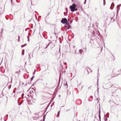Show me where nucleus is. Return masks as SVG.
I'll use <instances>...</instances> for the list:
<instances>
[{"mask_svg":"<svg viewBox=\"0 0 121 121\" xmlns=\"http://www.w3.org/2000/svg\"><path fill=\"white\" fill-rule=\"evenodd\" d=\"M76 5L75 4H73L72 5L70 6L69 7L70 9H71V11L72 12H73L75 8H76Z\"/></svg>","mask_w":121,"mask_h":121,"instance_id":"1","label":"nucleus"},{"mask_svg":"<svg viewBox=\"0 0 121 121\" xmlns=\"http://www.w3.org/2000/svg\"><path fill=\"white\" fill-rule=\"evenodd\" d=\"M67 22V20L66 18H62L61 21V22L63 24Z\"/></svg>","mask_w":121,"mask_h":121,"instance_id":"2","label":"nucleus"},{"mask_svg":"<svg viewBox=\"0 0 121 121\" xmlns=\"http://www.w3.org/2000/svg\"><path fill=\"white\" fill-rule=\"evenodd\" d=\"M121 4H120L119 5H118L117 6V11L118 12V11L120 9V5H121Z\"/></svg>","mask_w":121,"mask_h":121,"instance_id":"3","label":"nucleus"},{"mask_svg":"<svg viewBox=\"0 0 121 121\" xmlns=\"http://www.w3.org/2000/svg\"><path fill=\"white\" fill-rule=\"evenodd\" d=\"M83 50L82 49H80L79 50V52L80 54H81Z\"/></svg>","mask_w":121,"mask_h":121,"instance_id":"4","label":"nucleus"},{"mask_svg":"<svg viewBox=\"0 0 121 121\" xmlns=\"http://www.w3.org/2000/svg\"><path fill=\"white\" fill-rule=\"evenodd\" d=\"M34 76H33L32 77V78H31L30 79L31 81H32V80H33V79L34 78Z\"/></svg>","mask_w":121,"mask_h":121,"instance_id":"5","label":"nucleus"},{"mask_svg":"<svg viewBox=\"0 0 121 121\" xmlns=\"http://www.w3.org/2000/svg\"><path fill=\"white\" fill-rule=\"evenodd\" d=\"M20 71V70H19V71H16L15 72V73L16 74L18 73L19 74V71Z\"/></svg>","mask_w":121,"mask_h":121,"instance_id":"6","label":"nucleus"},{"mask_svg":"<svg viewBox=\"0 0 121 121\" xmlns=\"http://www.w3.org/2000/svg\"><path fill=\"white\" fill-rule=\"evenodd\" d=\"M71 27V26H70V25H69V26H68V27H67V29H69V28H70Z\"/></svg>","mask_w":121,"mask_h":121,"instance_id":"7","label":"nucleus"},{"mask_svg":"<svg viewBox=\"0 0 121 121\" xmlns=\"http://www.w3.org/2000/svg\"><path fill=\"white\" fill-rule=\"evenodd\" d=\"M1 31L0 32V33H1V35H2V32H3V29H1Z\"/></svg>","mask_w":121,"mask_h":121,"instance_id":"8","label":"nucleus"},{"mask_svg":"<svg viewBox=\"0 0 121 121\" xmlns=\"http://www.w3.org/2000/svg\"><path fill=\"white\" fill-rule=\"evenodd\" d=\"M59 114H58L56 116V117H59Z\"/></svg>","mask_w":121,"mask_h":121,"instance_id":"9","label":"nucleus"},{"mask_svg":"<svg viewBox=\"0 0 121 121\" xmlns=\"http://www.w3.org/2000/svg\"><path fill=\"white\" fill-rule=\"evenodd\" d=\"M99 119L100 120V114H99Z\"/></svg>","mask_w":121,"mask_h":121,"instance_id":"10","label":"nucleus"},{"mask_svg":"<svg viewBox=\"0 0 121 121\" xmlns=\"http://www.w3.org/2000/svg\"><path fill=\"white\" fill-rule=\"evenodd\" d=\"M27 37L28 38V41H29V36H27Z\"/></svg>","mask_w":121,"mask_h":121,"instance_id":"11","label":"nucleus"},{"mask_svg":"<svg viewBox=\"0 0 121 121\" xmlns=\"http://www.w3.org/2000/svg\"><path fill=\"white\" fill-rule=\"evenodd\" d=\"M77 9H76V8H75V9H74V10H73L74 11H76V10H77Z\"/></svg>","mask_w":121,"mask_h":121,"instance_id":"12","label":"nucleus"},{"mask_svg":"<svg viewBox=\"0 0 121 121\" xmlns=\"http://www.w3.org/2000/svg\"><path fill=\"white\" fill-rule=\"evenodd\" d=\"M65 85H66V87H68V85H67V83H66L65 84Z\"/></svg>","mask_w":121,"mask_h":121,"instance_id":"13","label":"nucleus"},{"mask_svg":"<svg viewBox=\"0 0 121 121\" xmlns=\"http://www.w3.org/2000/svg\"><path fill=\"white\" fill-rule=\"evenodd\" d=\"M31 55V54H29V57L30 58H31V57H30V55Z\"/></svg>","mask_w":121,"mask_h":121,"instance_id":"14","label":"nucleus"},{"mask_svg":"<svg viewBox=\"0 0 121 121\" xmlns=\"http://www.w3.org/2000/svg\"><path fill=\"white\" fill-rule=\"evenodd\" d=\"M8 114H7V115H6V116H5V117H8Z\"/></svg>","mask_w":121,"mask_h":121,"instance_id":"15","label":"nucleus"},{"mask_svg":"<svg viewBox=\"0 0 121 121\" xmlns=\"http://www.w3.org/2000/svg\"><path fill=\"white\" fill-rule=\"evenodd\" d=\"M24 95V94L23 93L22 94V96H23Z\"/></svg>","mask_w":121,"mask_h":121,"instance_id":"16","label":"nucleus"},{"mask_svg":"<svg viewBox=\"0 0 121 121\" xmlns=\"http://www.w3.org/2000/svg\"><path fill=\"white\" fill-rule=\"evenodd\" d=\"M24 45H22L21 46V47L22 48H23V47H24Z\"/></svg>","mask_w":121,"mask_h":121,"instance_id":"17","label":"nucleus"},{"mask_svg":"<svg viewBox=\"0 0 121 121\" xmlns=\"http://www.w3.org/2000/svg\"><path fill=\"white\" fill-rule=\"evenodd\" d=\"M24 49H23L22 51V52L24 53Z\"/></svg>","mask_w":121,"mask_h":121,"instance_id":"18","label":"nucleus"},{"mask_svg":"<svg viewBox=\"0 0 121 121\" xmlns=\"http://www.w3.org/2000/svg\"><path fill=\"white\" fill-rule=\"evenodd\" d=\"M24 54V53H23V52H22V55H23Z\"/></svg>","mask_w":121,"mask_h":121,"instance_id":"19","label":"nucleus"},{"mask_svg":"<svg viewBox=\"0 0 121 121\" xmlns=\"http://www.w3.org/2000/svg\"><path fill=\"white\" fill-rule=\"evenodd\" d=\"M60 48H59V52H60Z\"/></svg>","mask_w":121,"mask_h":121,"instance_id":"20","label":"nucleus"},{"mask_svg":"<svg viewBox=\"0 0 121 121\" xmlns=\"http://www.w3.org/2000/svg\"><path fill=\"white\" fill-rule=\"evenodd\" d=\"M3 96V95H0V96L1 97H2V96Z\"/></svg>","mask_w":121,"mask_h":121,"instance_id":"21","label":"nucleus"},{"mask_svg":"<svg viewBox=\"0 0 121 121\" xmlns=\"http://www.w3.org/2000/svg\"><path fill=\"white\" fill-rule=\"evenodd\" d=\"M21 103H20L18 104V105H21Z\"/></svg>","mask_w":121,"mask_h":121,"instance_id":"22","label":"nucleus"},{"mask_svg":"<svg viewBox=\"0 0 121 121\" xmlns=\"http://www.w3.org/2000/svg\"><path fill=\"white\" fill-rule=\"evenodd\" d=\"M86 1H84V4H86Z\"/></svg>","mask_w":121,"mask_h":121,"instance_id":"23","label":"nucleus"},{"mask_svg":"<svg viewBox=\"0 0 121 121\" xmlns=\"http://www.w3.org/2000/svg\"><path fill=\"white\" fill-rule=\"evenodd\" d=\"M60 111H58V114H59H59H60Z\"/></svg>","mask_w":121,"mask_h":121,"instance_id":"24","label":"nucleus"},{"mask_svg":"<svg viewBox=\"0 0 121 121\" xmlns=\"http://www.w3.org/2000/svg\"><path fill=\"white\" fill-rule=\"evenodd\" d=\"M20 41V39H18V42H19Z\"/></svg>","mask_w":121,"mask_h":121,"instance_id":"25","label":"nucleus"},{"mask_svg":"<svg viewBox=\"0 0 121 121\" xmlns=\"http://www.w3.org/2000/svg\"><path fill=\"white\" fill-rule=\"evenodd\" d=\"M75 54H76L77 53H76V51H75Z\"/></svg>","mask_w":121,"mask_h":121,"instance_id":"26","label":"nucleus"},{"mask_svg":"<svg viewBox=\"0 0 121 121\" xmlns=\"http://www.w3.org/2000/svg\"><path fill=\"white\" fill-rule=\"evenodd\" d=\"M105 2H104V5H105Z\"/></svg>","mask_w":121,"mask_h":121,"instance_id":"27","label":"nucleus"},{"mask_svg":"<svg viewBox=\"0 0 121 121\" xmlns=\"http://www.w3.org/2000/svg\"><path fill=\"white\" fill-rule=\"evenodd\" d=\"M20 36H18V39H20Z\"/></svg>","mask_w":121,"mask_h":121,"instance_id":"28","label":"nucleus"},{"mask_svg":"<svg viewBox=\"0 0 121 121\" xmlns=\"http://www.w3.org/2000/svg\"><path fill=\"white\" fill-rule=\"evenodd\" d=\"M26 45H27V44H26H26H24V46H26Z\"/></svg>","mask_w":121,"mask_h":121,"instance_id":"29","label":"nucleus"},{"mask_svg":"<svg viewBox=\"0 0 121 121\" xmlns=\"http://www.w3.org/2000/svg\"><path fill=\"white\" fill-rule=\"evenodd\" d=\"M98 23H96V26H97V25H98Z\"/></svg>","mask_w":121,"mask_h":121,"instance_id":"30","label":"nucleus"},{"mask_svg":"<svg viewBox=\"0 0 121 121\" xmlns=\"http://www.w3.org/2000/svg\"><path fill=\"white\" fill-rule=\"evenodd\" d=\"M99 114H100V110L99 111Z\"/></svg>","mask_w":121,"mask_h":121,"instance_id":"31","label":"nucleus"},{"mask_svg":"<svg viewBox=\"0 0 121 121\" xmlns=\"http://www.w3.org/2000/svg\"><path fill=\"white\" fill-rule=\"evenodd\" d=\"M64 64H65V65H66V63H65V62L64 63Z\"/></svg>","mask_w":121,"mask_h":121,"instance_id":"32","label":"nucleus"},{"mask_svg":"<svg viewBox=\"0 0 121 121\" xmlns=\"http://www.w3.org/2000/svg\"><path fill=\"white\" fill-rule=\"evenodd\" d=\"M44 117H44V116L43 117V118H44Z\"/></svg>","mask_w":121,"mask_h":121,"instance_id":"33","label":"nucleus"},{"mask_svg":"<svg viewBox=\"0 0 121 121\" xmlns=\"http://www.w3.org/2000/svg\"><path fill=\"white\" fill-rule=\"evenodd\" d=\"M104 2H105V0H103Z\"/></svg>","mask_w":121,"mask_h":121,"instance_id":"34","label":"nucleus"},{"mask_svg":"<svg viewBox=\"0 0 121 121\" xmlns=\"http://www.w3.org/2000/svg\"><path fill=\"white\" fill-rule=\"evenodd\" d=\"M106 120H107V119H106L105 120V121H106Z\"/></svg>","mask_w":121,"mask_h":121,"instance_id":"35","label":"nucleus"},{"mask_svg":"<svg viewBox=\"0 0 121 121\" xmlns=\"http://www.w3.org/2000/svg\"><path fill=\"white\" fill-rule=\"evenodd\" d=\"M35 70H34V72L35 73Z\"/></svg>","mask_w":121,"mask_h":121,"instance_id":"36","label":"nucleus"},{"mask_svg":"<svg viewBox=\"0 0 121 121\" xmlns=\"http://www.w3.org/2000/svg\"><path fill=\"white\" fill-rule=\"evenodd\" d=\"M35 73V72H34L33 73V75H34V74Z\"/></svg>","mask_w":121,"mask_h":121,"instance_id":"37","label":"nucleus"},{"mask_svg":"<svg viewBox=\"0 0 121 121\" xmlns=\"http://www.w3.org/2000/svg\"><path fill=\"white\" fill-rule=\"evenodd\" d=\"M93 33H94V31H93Z\"/></svg>","mask_w":121,"mask_h":121,"instance_id":"38","label":"nucleus"},{"mask_svg":"<svg viewBox=\"0 0 121 121\" xmlns=\"http://www.w3.org/2000/svg\"><path fill=\"white\" fill-rule=\"evenodd\" d=\"M11 81H12V78H11Z\"/></svg>","mask_w":121,"mask_h":121,"instance_id":"39","label":"nucleus"},{"mask_svg":"<svg viewBox=\"0 0 121 121\" xmlns=\"http://www.w3.org/2000/svg\"><path fill=\"white\" fill-rule=\"evenodd\" d=\"M90 97H92V96H90Z\"/></svg>","mask_w":121,"mask_h":121,"instance_id":"40","label":"nucleus"},{"mask_svg":"<svg viewBox=\"0 0 121 121\" xmlns=\"http://www.w3.org/2000/svg\"><path fill=\"white\" fill-rule=\"evenodd\" d=\"M22 99H23V96H22Z\"/></svg>","mask_w":121,"mask_h":121,"instance_id":"41","label":"nucleus"},{"mask_svg":"<svg viewBox=\"0 0 121 121\" xmlns=\"http://www.w3.org/2000/svg\"><path fill=\"white\" fill-rule=\"evenodd\" d=\"M49 44H48V45L47 46V47L48 46V45H49Z\"/></svg>","mask_w":121,"mask_h":121,"instance_id":"42","label":"nucleus"},{"mask_svg":"<svg viewBox=\"0 0 121 121\" xmlns=\"http://www.w3.org/2000/svg\"><path fill=\"white\" fill-rule=\"evenodd\" d=\"M45 21L46 23H47V22L45 20Z\"/></svg>","mask_w":121,"mask_h":121,"instance_id":"43","label":"nucleus"},{"mask_svg":"<svg viewBox=\"0 0 121 121\" xmlns=\"http://www.w3.org/2000/svg\"><path fill=\"white\" fill-rule=\"evenodd\" d=\"M86 0H85V1H86Z\"/></svg>","mask_w":121,"mask_h":121,"instance_id":"44","label":"nucleus"},{"mask_svg":"<svg viewBox=\"0 0 121 121\" xmlns=\"http://www.w3.org/2000/svg\"><path fill=\"white\" fill-rule=\"evenodd\" d=\"M86 48H85V50H86Z\"/></svg>","mask_w":121,"mask_h":121,"instance_id":"45","label":"nucleus"},{"mask_svg":"<svg viewBox=\"0 0 121 121\" xmlns=\"http://www.w3.org/2000/svg\"><path fill=\"white\" fill-rule=\"evenodd\" d=\"M75 47V46H73V48H74Z\"/></svg>","mask_w":121,"mask_h":121,"instance_id":"46","label":"nucleus"},{"mask_svg":"<svg viewBox=\"0 0 121 121\" xmlns=\"http://www.w3.org/2000/svg\"><path fill=\"white\" fill-rule=\"evenodd\" d=\"M115 19L114 20H113V21H115Z\"/></svg>","mask_w":121,"mask_h":121,"instance_id":"47","label":"nucleus"},{"mask_svg":"<svg viewBox=\"0 0 121 121\" xmlns=\"http://www.w3.org/2000/svg\"><path fill=\"white\" fill-rule=\"evenodd\" d=\"M66 69H67V67H66Z\"/></svg>","mask_w":121,"mask_h":121,"instance_id":"48","label":"nucleus"},{"mask_svg":"<svg viewBox=\"0 0 121 121\" xmlns=\"http://www.w3.org/2000/svg\"><path fill=\"white\" fill-rule=\"evenodd\" d=\"M111 19H113V18H112Z\"/></svg>","mask_w":121,"mask_h":121,"instance_id":"49","label":"nucleus"},{"mask_svg":"<svg viewBox=\"0 0 121 121\" xmlns=\"http://www.w3.org/2000/svg\"><path fill=\"white\" fill-rule=\"evenodd\" d=\"M7 98V97H6Z\"/></svg>","mask_w":121,"mask_h":121,"instance_id":"50","label":"nucleus"},{"mask_svg":"<svg viewBox=\"0 0 121 121\" xmlns=\"http://www.w3.org/2000/svg\"><path fill=\"white\" fill-rule=\"evenodd\" d=\"M46 84L47 85V83Z\"/></svg>","mask_w":121,"mask_h":121,"instance_id":"51","label":"nucleus"},{"mask_svg":"<svg viewBox=\"0 0 121 121\" xmlns=\"http://www.w3.org/2000/svg\"><path fill=\"white\" fill-rule=\"evenodd\" d=\"M94 121H95V120H94Z\"/></svg>","mask_w":121,"mask_h":121,"instance_id":"52","label":"nucleus"}]
</instances>
